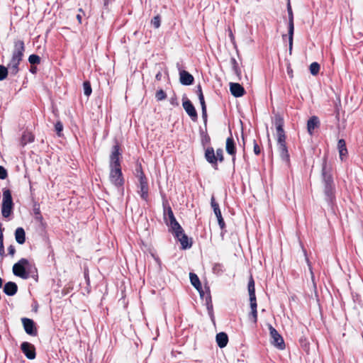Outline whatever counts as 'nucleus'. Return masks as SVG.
Listing matches in <instances>:
<instances>
[{"mask_svg": "<svg viewBox=\"0 0 363 363\" xmlns=\"http://www.w3.org/2000/svg\"><path fill=\"white\" fill-rule=\"evenodd\" d=\"M331 170V167L328 164V155H325L323 157L321 168V178L323 184V193L325 195V201L333 211V207L336 202V196L335 185Z\"/></svg>", "mask_w": 363, "mask_h": 363, "instance_id": "f257e3e1", "label": "nucleus"}, {"mask_svg": "<svg viewBox=\"0 0 363 363\" xmlns=\"http://www.w3.org/2000/svg\"><path fill=\"white\" fill-rule=\"evenodd\" d=\"M277 130V145L281 160L287 165L290 164V155L286 145V135L284 129V120L283 116L277 113L272 120Z\"/></svg>", "mask_w": 363, "mask_h": 363, "instance_id": "f03ea898", "label": "nucleus"}, {"mask_svg": "<svg viewBox=\"0 0 363 363\" xmlns=\"http://www.w3.org/2000/svg\"><path fill=\"white\" fill-rule=\"evenodd\" d=\"M162 197L163 216L166 225L169 227V232L173 235H178L182 233V227L177 220L171 206L168 203L164 194H161Z\"/></svg>", "mask_w": 363, "mask_h": 363, "instance_id": "7ed1b4c3", "label": "nucleus"}, {"mask_svg": "<svg viewBox=\"0 0 363 363\" xmlns=\"http://www.w3.org/2000/svg\"><path fill=\"white\" fill-rule=\"evenodd\" d=\"M32 269H35V263L30 262L28 259L21 258L13 264L12 271L15 276L27 279L30 277Z\"/></svg>", "mask_w": 363, "mask_h": 363, "instance_id": "20e7f679", "label": "nucleus"}, {"mask_svg": "<svg viewBox=\"0 0 363 363\" xmlns=\"http://www.w3.org/2000/svg\"><path fill=\"white\" fill-rule=\"evenodd\" d=\"M204 158L215 170H218V162L221 163L224 161L223 150L218 148L215 152L214 148L212 146H208L205 148Z\"/></svg>", "mask_w": 363, "mask_h": 363, "instance_id": "39448f33", "label": "nucleus"}, {"mask_svg": "<svg viewBox=\"0 0 363 363\" xmlns=\"http://www.w3.org/2000/svg\"><path fill=\"white\" fill-rule=\"evenodd\" d=\"M109 180L114 186L121 191V194L123 195L124 193L123 186L125 184V179L122 172L121 166L109 167Z\"/></svg>", "mask_w": 363, "mask_h": 363, "instance_id": "423d86ee", "label": "nucleus"}, {"mask_svg": "<svg viewBox=\"0 0 363 363\" xmlns=\"http://www.w3.org/2000/svg\"><path fill=\"white\" fill-rule=\"evenodd\" d=\"M287 13L289 17L288 22V38H289V55L292 54L293 42H294V13L291 5V1H287Z\"/></svg>", "mask_w": 363, "mask_h": 363, "instance_id": "0eeeda50", "label": "nucleus"}, {"mask_svg": "<svg viewBox=\"0 0 363 363\" xmlns=\"http://www.w3.org/2000/svg\"><path fill=\"white\" fill-rule=\"evenodd\" d=\"M211 206L213 210V212L217 218L218 225L221 230L220 237L223 238L225 233L227 232L225 228V223L222 216L221 211L219 207L218 203L216 201L215 196L212 195L211 198Z\"/></svg>", "mask_w": 363, "mask_h": 363, "instance_id": "6e6552de", "label": "nucleus"}, {"mask_svg": "<svg viewBox=\"0 0 363 363\" xmlns=\"http://www.w3.org/2000/svg\"><path fill=\"white\" fill-rule=\"evenodd\" d=\"M122 156L121 145L117 139L114 140V145L112 147L109 157V167H118L121 165L120 157Z\"/></svg>", "mask_w": 363, "mask_h": 363, "instance_id": "1a4fd4ad", "label": "nucleus"}, {"mask_svg": "<svg viewBox=\"0 0 363 363\" xmlns=\"http://www.w3.org/2000/svg\"><path fill=\"white\" fill-rule=\"evenodd\" d=\"M271 337V344L279 350H284L286 347L284 340L279 332L271 325H268Z\"/></svg>", "mask_w": 363, "mask_h": 363, "instance_id": "9d476101", "label": "nucleus"}, {"mask_svg": "<svg viewBox=\"0 0 363 363\" xmlns=\"http://www.w3.org/2000/svg\"><path fill=\"white\" fill-rule=\"evenodd\" d=\"M182 106L186 113L190 117L192 121L196 122L198 120L197 111L192 102L186 97V94L182 96Z\"/></svg>", "mask_w": 363, "mask_h": 363, "instance_id": "9b49d317", "label": "nucleus"}, {"mask_svg": "<svg viewBox=\"0 0 363 363\" xmlns=\"http://www.w3.org/2000/svg\"><path fill=\"white\" fill-rule=\"evenodd\" d=\"M21 322L23 326V329L25 332L30 336H37L38 335V329L36 326V323L34 322L33 319L28 318H22Z\"/></svg>", "mask_w": 363, "mask_h": 363, "instance_id": "f8f14e48", "label": "nucleus"}, {"mask_svg": "<svg viewBox=\"0 0 363 363\" xmlns=\"http://www.w3.org/2000/svg\"><path fill=\"white\" fill-rule=\"evenodd\" d=\"M177 66L179 73V82L181 84L184 86H190L193 84L194 82V76L189 72L182 69L179 63H177Z\"/></svg>", "mask_w": 363, "mask_h": 363, "instance_id": "ddd939ff", "label": "nucleus"}, {"mask_svg": "<svg viewBox=\"0 0 363 363\" xmlns=\"http://www.w3.org/2000/svg\"><path fill=\"white\" fill-rule=\"evenodd\" d=\"M26 50L25 44L22 40H16L13 42V49L11 56L19 58L23 60L24 52Z\"/></svg>", "mask_w": 363, "mask_h": 363, "instance_id": "4468645a", "label": "nucleus"}, {"mask_svg": "<svg viewBox=\"0 0 363 363\" xmlns=\"http://www.w3.org/2000/svg\"><path fill=\"white\" fill-rule=\"evenodd\" d=\"M182 233H178V235H174V237L180 242L182 250H187L192 247L193 240L191 238H189L185 233L182 228L181 230Z\"/></svg>", "mask_w": 363, "mask_h": 363, "instance_id": "2eb2a0df", "label": "nucleus"}, {"mask_svg": "<svg viewBox=\"0 0 363 363\" xmlns=\"http://www.w3.org/2000/svg\"><path fill=\"white\" fill-rule=\"evenodd\" d=\"M21 350L28 359L32 360L35 358V347L33 344L28 342H23L21 345Z\"/></svg>", "mask_w": 363, "mask_h": 363, "instance_id": "dca6fc26", "label": "nucleus"}, {"mask_svg": "<svg viewBox=\"0 0 363 363\" xmlns=\"http://www.w3.org/2000/svg\"><path fill=\"white\" fill-rule=\"evenodd\" d=\"M21 61L22 60L11 56V58L6 66L9 70V74L11 76H16L20 70L19 65Z\"/></svg>", "mask_w": 363, "mask_h": 363, "instance_id": "f3484780", "label": "nucleus"}, {"mask_svg": "<svg viewBox=\"0 0 363 363\" xmlns=\"http://www.w3.org/2000/svg\"><path fill=\"white\" fill-rule=\"evenodd\" d=\"M229 86L231 94L235 98L241 97L246 93L244 87L239 83L230 82Z\"/></svg>", "mask_w": 363, "mask_h": 363, "instance_id": "a211bd4d", "label": "nucleus"}, {"mask_svg": "<svg viewBox=\"0 0 363 363\" xmlns=\"http://www.w3.org/2000/svg\"><path fill=\"white\" fill-rule=\"evenodd\" d=\"M138 194L140 195L141 199L144 201L147 202L149 201V185L148 183L138 184Z\"/></svg>", "mask_w": 363, "mask_h": 363, "instance_id": "6ab92c4d", "label": "nucleus"}, {"mask_svg": "<svg viewBox=\"0 0 363 363\" xmlns=\"http://www.w3.org/2000/svg\"><path fill=\"white\" fill-rule=\"evenodd\" d=\"M3 291L6 295L13 296L18 291V285L13 281H8L4 284Z\"/></svg>", "mask_w": 363, "mask_h": 363, "instance_id": "aec40b11", "label": "nucleus"}, {"mask_svg": "<svg viewBox=\"0 0 363 363\" xmlns=\"http://www.w3.org/2000/svg\"><path fill=\"white\" fill-rule=\"evenodd\" d=\"M199 132L201 139V144L205 149L207 147L206 145L211 143V137L208 133L207 127H199Z\"/></svg>", "mask_w": 363, "mask_h": 363, "instance_id": "412c9836", "label": "nucleus"}, {"mask_svg": "<svg viewBox=\"0 0 363 363\" xmlns=\"http://www.w3.org/2000/svg\"><path fill=\"white\" fill-rule=\"evenodd\" d=\"M320 126V121L318 116H311L307 122V130L308 133L312 135L315 128Z\"/></svg>", "mask_w": 363, "mask_h": 363, "instance_id": "4be33fe9", "label": "nucleus"}, {"mask_svg": "<svg viewBox=\"0 0 363 363\" xmlns=\"http://www.w3.org/2000/svg\"><path fill=\"white\" fill-rule=\"evenodd\" d=\"M230 133L231 131L230 130ZM225 150L229 155H236V145L235 142L233 138L232 133H230V136H229L226 139L225 142Z\"/></svg>", "mask_w": 363, "mask_h": 363, "instance_id": "5701e85b", "label": "nucleus"}, {"mask_svg": "<svg viewBox=\"0 0 363 363\" xmlns=\"http://www.w3.org/2000/svg\"><path fill=\"white\" fill-rule=\"evenodd\" d=\"M216 341L217 342L218 346L220 348L225 347L228 342V336L227 333L224 332H220L218 333L216 336Z\"/></svg>", "mask_w": 363, "mask_h": 363, "instance_id": "b1692460", "label": "nucleus"}, {"mask_svg": "<svg viewBox=\"0 0 363 363\" xmlns=\"http://www.w3.org/2000/svg\"><path fill=\"white\" fill-rule=\"evenodd\" d=\"M14 235H15L16 241L19 245H23L25 243L26 232H25V230L22 227H18L16 229Z\"/></svg>", "mask_w": 363, "mask_h": 363, "instance_id": "393cba45", "label": "nucleus"}, {"mask_svg": "<svg viewBox=\"0 0 363 363\" xmlns=\"http://www.w3.org/2000/svg\"><path fill=\"white\" fill-rule=\"evenodd\" d=\"M1 205H14L13 202L11 191L9 189H4L3 191Z\"/></svg>", "mask_w": 363, "mask_h": 363, "instance_id": "a878e982", "label": "nucleus"}, {"mask_svg": "<svg viewBox=\"0 0 363 363\" xmlns=\"http://www.w3.org/2000/svg\"><path fill=\"white\" fill-rule=\"evenodd\" d=\"M337 148L339 150L340 158L343 160L342 157L347 154V149L346 147V142L344 139H340L337 142Z\"/></svg>", "mask_w": 363, "mask_h": 363, "instance_id": "bb28decb", "label": "nucleus"}, {"mask_svg": "<svg viewBox=\"0 0 363 363\" xmlns=\"http://www.w3.org/2000/svg\"><path fill=\"white\" fill-rule=\"evenodd\" d=\"M204 289H206V294L203 298H205V305L206 306V308H213L212 303V297L211 294L210 287L207 285L204 286Z\"/></svg>", "mask_w": 363, "mask_h": 363, "instance_id": "cd10ccee", "label": "nucleus"}, {"mask_svg": "<svg viewBox=\"0 0 363 363\" xmlns=\"http://www.w3.org/2000/svg\"><path fill=\"white\" fill-rule=\"evenodd\" d=\"M247 289L249 293V298H252L253 297H256L255 280L252 274L250 276L249 278Z\"/></svg>", "mask_w": 363, "mask_h": 363, "instance_id": "c85d7f7f", "label": "nucleus"}, {"mask_svg": "<svg viewBox=\"0 0 363 363\" xmlns=\"http://www.w3.org/2000/svg\"><path fill=\"white\" fill-rule=\"evenodd\" d=\"M13 206L1 205V214L4 218H9L13 213Z\"/></svg>", "mask_w": 363, "mask_h": 363, "instance_id": "c756f323", "label": "nucleus"}, {"mask_svg": "<svg viewBox=\"0 0 363 363\" xmlns=\"http://www.w3.org/2000/svg\"><path fill=\"white\" fill-rule=\"evenodd\" d=\"M189 279H190V282H191V285L194 288H197V287L200 288V285L201 284V283L200 279H199V277L197 276V274H196L194 272H190L189 273Z\"/></svg>", "mask_w": 363, "mask_h": 363, "instance_id": "7c9ffc66", "label": "nucleus"}, {"mask_svg": "<svg viewBox=\"0 0 363 363\" xmlns=\"http://www.w3.org/2000/svg\"><path fill=\"white\" fill-rule=\"evenodd\" d=\"M34 139V135L30 133H24L21 137V144L23 146H24L28 143L33 142Z\"/></svg>", "mask_w": 363, "mask_h": 363, "instance_id": "2f4dec72", "label": "nucleus"}, {"mask_svg": "<svg viewBox=\"0 0 363 363\" xmlns=\"http://www.w3.org/2000/svg\"><path fill=\"white\" fill-rule=\"evenodd\" d=\"M230 63H231V65H232V68H233V72H235V74H236V76L240 79V76H241V70L239 68V66H238V63L237 62V60H235V57H232L230 58Z\"/></svg>", "mask_w": 363, "mask_h": 363, "instance_id": "473e14b6", "label": "nucleus"}, {"mask_svg": "<svg viewBox=\"0 0 363 363\" xmlns=\"http://www.w3.org/2000/svg\"><path fill=\"white\" fill-rule=\"evenodd\" d=\"M213 273L219 276L225 272V267L221 263H215L212 268Z\"/></svg>", "mask_w": 363, "mask_h": 363, "instance_id": "72a5a7b5", "label": "nucleus"}, {"mask_svg": "<svg viewBox=\"0 0 363 363\" xmlns=\"http://www.w3.org/2000/svg\"><path fill=\"white\" fill-rule=\"evenodd\" d=\"M320 66L317 62H312L309 67L310 72L312 75L315 76L319 73Z\"/></svg>", "mask_w": 363, "mask_h": 363, "instance_id": "f704fd0d", "label": "nucleus"}, {"mask_svg": "<svg viewBox=\"0 0 363 363\" xmlns=\"http://www.w3.org/2000/svg\"><path fill=\"white\" fill-rule=\"evenodd\" d=\"M40 61V57L36 54H32L28 57V62L31 65H39Z\"/></svg>", "mask_w": 363, "mask_h": 363, "instance_id": "c9c22d12", "label": "nucleus"}, {"mask_svg": "<svg viewBox=\"0 0 363 363\" xmlns=\"http://www.w3.org/2000/svg\"><path fill=\"white\" fill-rule=\"evenodd\" d=\"M84 94L86 96H89L92 93V88L89 81H84L83 82Z\"/></svg>", "mask_w": 363, "mask_h": 363, "instance_id": "e433bc0d", "label": "nucleus"}, {"mask_svg": "<svg viewBox=\"0 0 363 363\" xmlns=\"http://www.w3.org/2000/svg\"><path fill=\"white\" fill-rule=\"evenodd\" d=\"M9 74V70L8 68L4 66L0 65V81H3L6 79Z\"/></svg>", "mask_w": 363, "mask_h": 363, "instance_id": "4c0bfd02", "label": "nucleus"}, {"mask_svg": "<svg viewBox=\"0 0 363 363\" xmlns=\"http://www.w3.org/2000/svg\"><path fill=\"white\" fill-rule=\"evenodd\" d=\"M299 344L301 345V347L306 352H308L309 350V342L308 341V340L302 336L299 338Z\"/></svg>", "mask_w": 363, "mask_h": 363, "instance_id": "58836bf2", "label": "nucleus"}, {"mask_svg": "<svg viewBox=\"0 0 363 363\" xmlns=\"http://www.w3.org/2000/svg\"><path fill=\"white\" fill-rule=\"evenodd\" d=\"M155 98L158 101L164 100L167 98V94L163 89H160L156 91Z\"/></svg>", "mask_w": 363, "mask_h": 363, "instance_id": "ea45409f", "label": "nucleus"}, {"mask_svg": "<svg viewBox=\"0 0 363 363\" xmlns=\"http://www.w3.org/2000/svg\"><path fill=\"white\" fill-rule=\"evenodd\" d=\"M145 173L143 172L141 163L139 162L138 161H137L136 164H135V172H134L135 176L137 177H139V176L143 175Z\"/></svg>", "mask_w": 363, "mask_h": 363, "instance_id": "a19ab883", "label": "nucleus"}, {"mask_svg": "<svg viewBox=\"0 0 363 363\" xmlns=\"http://www.w3.org/2000/svg\"><path fill=\"white\" fill-rule=\"evenodd\" d=\"M249 320L252 322L254 324H257V310H251L250 313L248 314Z\"/></svg>", "mask_w": 363, "mask_h": 363, "instance_id": "79ce46f5", "label": "nucleus"}, {"mask_svg": "<svg viewBox=\"0 0 363 363\" xmlns=\"http://www.w3.org/2000/svg\"><path fill=\"white\" fill-rule=\"evenodd\" d=\"M55 130L57 133V135L60 137L62 136V131H63V124L62 123L61 121H57V123L55 124Z\"/></svg>", "mask_w": 363, "mask_h": 363, "instance_id": "37998d69", "label": "nucleus"}, {"mask_svg": "<svg viewBox=\"0 0 363 363\" xmlns=\"http://www.w3.org/2000/svg\"><path fill=\"white\" fill-rule=\"evenodd\" d=\"M151 24L155 28H158L161 24V16L157 14L152 20Z\"/></svg>", "mask_w": 363, "mask_h": 363, "instance_id": "c03bdc74", "label": "nucleus"}, {"mask_svg": "<svg viewBox=\"0 0 363 363\" xmlns=\"http://www.w3.org/2000/svg\"><path fill=\"white\" fill-rule=\"evenodd\" d=\"M84 279H85V281H86V285H87V292L89 293L90 292V278H89V269H84Z\"/></svg>", "mask_w": 363, "mask_h": 363, "instance_id": "a18cd8bd", "label": "nucleus"}, {"mask_svg": "<svg viewBox=\"0 0 363 363\" xmlns=\"http://www.w3.org/2000/svg\"><path fill=\"white\" fill-rule=\"evenodd\" d=\"M196 94H197L198 97H199V100H202L204 99V96H203V91H202V87H201V84H199L196 86V91H195Z\"/></svg>", "mask_w": 363, "mask_h": 363, "instance_id": "49530a36", "label": "nucleus"}, {"mask_svg": "<svg viewBox=\"0 0 363 363\" xmlns=\"http://www.w3.org/2000/svg\"><path fill=\"white\" fill-rule=\"evenodd\" d=\"M0 255L1 256L5 255V251H4V234L2 232L0 233Z\"/></svg>", "mask_w": 363, "mask_h": 363, "instance_id": "de8ad7c7", "label": "nucleus"}, {"mask_svg": "<svg viewBox=\"0 0 363 363\" xmlns=\"http://www.w3.org/2000/svg\"><path fill=\"white\" fill-rule=\"evenodd\" d=\"M169 103L174 107L179 106V103L177 94L175 93H174L173 96L169 99Z\"/></svg>", "mask_w": 363, "mask_h": 363, "instance_id": "09e8293b", "label": "nucleus"}, {"mask_svg": "<svg viewBox=\"0 0 363 363\" xmlns=\"http://www.w3.org/2000/svg\"><path fill=\"white\" fill-rule=\"evenodd\" d=\"M253 152L256 155H259L261 153V147L257 144L256 140H253Z\"/></svg>", "mask_w": 363, "mask_h": 363, "instance_id": "8fccbe9b", "label": "nucleus"}, {"mask_svg": "<svg viewBox=\"0 0 363 363\" xmlns=\"http://www.w3.org/2000/svg\"><path fill=\"white\" fill-rule=\"evenodd\" d=\"M8 177L7 170L3 167L0 165V179H5Z\"/></svg>", "mask_w": 363, "mask_h": 363, "instance_id": "3c124183", "label": "nucleus"}, {"mask_svg": "<svg viewBox=\"0 0 363 363\" xmlns=\"http://www.w3.org/2000/svg\"><path fill=\"white\" fill-rule=\"evenodd\" d=\"M30 277L33 278L36 282L38 281V269L35 267V269H32L31 272L30 274Z\"/></svg>", "mask_w": 363, "mask_h": 363, "instance_id": "603ef678", "label": "nucleus"}, {"mask_svg": "<svg viewBox=\"0 0 363 363\" xmlns=\"http://www.w3.org/2000/svg\"><path fill=\"white\" fill-rule=\"evenodd\" d=\"M250 308L251 310H257V298L256 297H253L252 298H250Z\"/></svg>", "mask_w": 363, "mask_h": 363, "instance_id": "864d4df0", "label": "nucleus"}, {"mask_svg": "<svg viewBox=\"0 0 363 363\" xmlns=\"http://www.w3.org/2000/svg\"><path fill=\"white\" fill-rule=\"evenodd\" d=\"M227 30L228 31V35L231 43L234 45L235 47H236L235 38L230 26L228 27Z\"/></svg>", "mask_w": 363, "mask_h": 363, "instance_id": "5fc2aeb1", "label": "nucleus"}, {"mask_svg": "<svg viewBox=\"0 0 363 363\" xmlns=\"http://www.w3.org/2000/svg\"><path fill=\"white\" fill-rule=\"evenodd\" d=\"M202 118L203 121L204 128H206V127H207V122H208L207 109H204L203 111H202Z\"/></svg>", "mask_w": 363, "mask_h": 363, "instance_id": "6e6d98bb", "label": "nucleus"}, {"mask_svg": "<svg viewBox=\"0 0 363 363\" xmlns=\"http://www.w3.org/2000/svg\"><path fill=\"white\" fill-rule=\"evenodd\" d=\"M306 262H307V264H308V268H309V270H310V272H311V279L314 284V285L315 286V284L314 282V279H315V277H314V274L313 272V270H312V266H311V264L308 259V257H306Z\"/></svg>", "mask_w": 363, "mask_h": 363, "instance_id": "4d7b16f0", "label": "nucleus"}, {"mask_svg": "<svg viewBox=\"0 0 363 363\" xmlns=\"http://www.w3.org/2000/svg\"><path fill=\"white\" fill-rule=\"evenodd\" d=\"M195 289L198 291V292L199 294V296H200V298L201 299H203L204 296H206L205 294H206V290L204 291L203 289L202 285L201 284L200 285V288L197 287V288H195Z\"/></svg>", "mask_w": 363, "mask_h": 363, "instance_id": "13d9d810", "label": "nucleus"}, {"mask_svg": "<svg viewBox=\"0 0 363 363\" xmlns=\"http://www.w3.org/2000/svg\"><path fill=\"white\" fill-rule=\"evenodd\" d=\"M207 311H208V315H209L212 323L213 324H215L216 320H215V315H214V312H213V308H208V309H207Z\"/></svg>", "mask_w": 363, "mask_h": 363, "instance_id": "bf43d9fd", "label": "nucleus"}, {"mask_svg": "<svg viewBox=\"0 0 363 363\" xmlns=\"http://www.w3.org/2000/svg\"><path fill=\"white\" fill-rule=\"evenodd\" d=\"M137 178L138 179V184L148 183V179L145 174L137 177Z\"/></svg>", "mask_w": 363, "mask_h": 363, "instance_id": "052dcab7", "label": "nucleus"}, {"mask_svg": "<svg viewBox=\"0 0 363 363\" xmlns=\"http://www.w3.org/2000/svg\"><path fill=\"white\" fill-rule=\"evenodd\" d=\"M286 71H287V74H289V77L290 78H293V77H294L293 69H292V68L291 67L290 62H288V64H287Z\"/></svg>", "mask_w": 363, "mask_h": 363, "instance_id": "680f3d73", "label": "nucleus"}, {"mask_svg": "<svg viewBox=\"0 0 363 363\" xmlns=\"http://www.w3.org/2000/svg\"><path fill=\"white\" fill-rule=\"evenodd\" d=\"M8 252H9V254L11 256H13L15 255V253H16V248H15V247L13 245H12L9 246Z\"/></svg>", "mask_w": 363, "mask_h": 363, "instance_id": "e2e57ef3", "label": "nucleus"}, {"mask_svg": "<svg viewBox=\"0 0 363 363\" xmlns=\"http://www.w3.org/2000/svg\"><path fill=\"white\" fill-rule=\"evenodd\" d=\"M30 72L32 74H36L38 71V68L35 67V65H31L29 69Z\"/></svg>", "mask_w": 363, "mask_h": 363, "instance_id": "0e129e2a", "label": "nucleus"}, {"mask_svg": "<svg viewBox=\"0 0 363 363\" xmlns=\"http://www.w3.org/2000/svg\"><path fill=\"white\" fill-rule=\"evenodd\" d=\"M201 106V111H203L204 109H206V104L205 102V99H202L199 101Z\"/></svg>", "mask_w": 363, "mask_h": 363, "instance_id": "69168bd1", "label": "nucleus"}, {"mask_svg": "<svg viewBox=\"0 0 363 363\" xmlns=\"http://www.w3.org/2000/svg\"><path fill=\"white\" fill-rule=\"evenodd\" d=\"M162 72L159 71L155 75V79L157 81H160L162 79Z\"/></svg>", "mask_w": 363, "mask_h": 363, "instance_id": "338daca9", "label": "nucleus"}, {"mask_svg": "<svg viewBox=\"0 0 363 363\" xmlns=\"http://www.w3.org/2000/svg\"><path fill=\"white\" fill-rule=\"evenodd\" d=\"M33 211H34L35 215H40V211L39 206L36 207V205H35Z\"/></svg>", "mask_w": 363, "mask_h": 363, "instance_id": "774afa93", "label": "nucleus"}]
</instances>
